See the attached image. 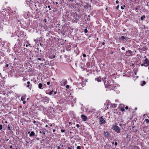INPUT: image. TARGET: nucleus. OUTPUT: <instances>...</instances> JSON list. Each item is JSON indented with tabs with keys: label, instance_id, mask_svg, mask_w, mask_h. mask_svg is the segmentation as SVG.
I'll return each mask as SVG.
<instances>
[{
	"label": "nucleus",
	"instance_id": "nucleus-41",
	"mask_svg": "<svg viewBox=\"0 0 149 149\" xmlns=\"http://www.w3.org/2000/svg\"><path fill=\"white\" fill-rule=\"evenodd\" d=\"M116 3H118V0H116Z\"/></svg>",
	"mask_w": 149,
	"mask_h": 149
},
{
	"label": "nucleus",
	"instance_id": "nucleus-44",
	"mask_svg": "<svg viewBox=\"0 0 149 149\" xmlns=\"http://www.w3.org/2000/svg\"><path fill=\"white\" fill-rule=\"evenodd\" d=\"M105 44V43L104 42H103L102 43V44L103 45H104Z\"/></svg>",
	"mask_w": 149,
	"mask_h": 149
},
{
	"label": "nucleus",
	"instance_id": "nucleus-25",
	"mask_svg": "<svg viewBox=\"0 0 149 149\" xmlns=\"http://www.w3.org/2000/svg\"><path fill=\"white\" fill-rule=\"evenodd\" d=\"M21 100L22 101H24L25 100L24 98H23V97H21Z\"/></svg>",
	"mask_w": 149,
	"mask_h": 149
},
{
	"label": "nucleus",
	"instance_id": "nucleus-47",
	"mask_svg": "<svg viewBox=\"0 0 149 149\" xmlns=\"http://www.w3.org/2000/svg\"><path fill=\"white\" fill-rule=\"evenodd\" d=\"M126 30V29H124L123 30V31H125H125Z\"/></svg>",
	"mask_w": 149,
	"mask_h": 149
},
{
	"label": "nucleus",
	"instance_id": "nucleus-27",
	"mask_svg": "<svg viewBox=\"0 0 149 149\" xmlns=\"http://www.w3.org/2000/svg\"><path fill=\"white\" fill-rule=\"evenodd\" d=\"M8 129L9 130H10L11 129L10 127L9 126V125H8Z\"/></svg>",
	"mask_w": 149,
	"mask_h": 149
},
{
	"label": "nucleus",
	"instance_id": "nucleus-26",
	"mask_svg": "<svg viewBox=\"0 0 149 149\" xmlns=\"http://www.w3.org/2000/svg\"><path fill=\"white\" fill-rule=\"evenodd\" d=\"M2 125H1L0 124V130H1L2 129Z\"/></svg>",
	"mask_w": 149,
	"mask_h": 149
},
{
	"label": "nucleus",
	"instance_id": "nucleus-1",
	"mask_svg": "<svg viewBox=\"0 0 149 149\" xmlns=\"http://www.w3.org/2000/svg\"><path fill=\"white\" fill-rule=\"evenodd\" d=\"M144 58H145V59L144 60V63L141 64V65L142 66H144L145 67H147L149 65V60L146 58V56H145Z\"/></svg>",
	"mask_w": 149,
	"mask_h": 149
},
{
	"label": "nucleus",
	"instance_id": "nucleus-11",
	"mask_svg": "<svg viewBox=\"0 0 149 149\" xmlns=\"http://www.w3.org/2000/svg\"><path fill=\"white\" fill-rule=\"evenodd\" d=\"M128 38L127 37H125L124 36H122L120 38V40H124V39H125L126 41L127 40L126 39Z\"/></svg>",
	"mask_w": 149,
	"mask_h": 149
},
{
	"label": "nucleus",
	"instance_id": "nucleus-37",
	"mask_svg": "<svg viewBox=\"0 0 149 149\" xmlns=\"http://www.w3.org/2000/svg\"><path fill=\"white\" fill-rule=\"evenodd\" d=\"M115 146H117V144H118V143H117V142H116L115 143Z\"/></svg>",
	"mask_w": 149,
	"mask_h": 149
},
{
	"label": "nucleus",
	"instance_id": "nucleus-52",
	"mask_svg": "<svg viewBox=\"0 0 149 149\" xmlns=\"http://www.w3.org/2000/svg\"><path fill=\"white\" fill-rule=\"evenodd\" d=\"M68 149H71V148L70 147H68Z\"/></svg>",
	"mask_w": 149,
	"mask_h": 149
},
{
	"label": "nucleus",
	"instance_id": "nucleus-59",
	"mask_svg": "<svg viewBox=\"0 0 149 149\" xmlns=\"http://www.w3.org/2000/svg\"><path fill=\"white\" fill-rule=\"evenodd\" d=\"M5 123H7V121H5Z\"/></svg>",
	"mask_w": 149,
	"mask_h": 149
},
{
	"label": "nucleus",
	"instance_id": "nucleus-13",
	"mask_svg": "<svg viewBox=\"0 0 149 149\" xmlns=\"http://www.w3.org/2000/svg\"><path fill=\"white\" fill-rule=\"evenodd\" d=\"M42 84L41 83H40L38 84V88L40 89H42L43 88H42Z\"/></svg>",
	"mask_w": 149,
	"mask_h": 149
},
{
	"label": "nucleus",
	"instance_id": "nucleus-35",
	"mask_svg": "<svg viewBox=\"0 0 149 149\" xmlns=\"http://www.w3.org/2000/svg\"><path fill=\"white\" fill-rule=\"evenodd\" d=\"M128 109V107H127V106H126V107H125V109Z\"/></svg>",
	"mask_w": 149,
	"mask_h": 149
},
{
	"label": "nucleus",
	"instance_id": "nucleus-39",
	"mask_svg": "<svg viewBox=\"0 0 149 149\" xmlns=\"http://www.w3.org/2000/svg\"><path fill=\"white\" fill-rule=\"evenodd\" d=\"M134 147L135 149H138V147L136 146H135Z\"/></svg>",
	"mask_w": 149,
	"mask_h": 149
},
{
	"label": "nucleus",
	"instance_id": "nucleus-50",
	"mask_svg": "<svg viewBox=\"0 0 149 149\" xmlns=\"http://www.w3.org/2000/svg\"><path fill=\"white\" fill-rule=\"evenodd\" d=\"M102 65L103 66H104L105 65V64L104 63H103L102 64Z\"/></svg>",
	"mask_w": 149,
	"mask_h": 149
},
{
	"label": "nucleus",
	"instance_id": "nucleus-12",
	"mask_svg": "<svg viewBox=\"0 0 149 149\" xmlns=\"http://www.w3.org/2000/svg\"><path fill=\"white\" fill-rule=\"evenodd\" d=\"M35 135V133L33 131L31 132L29 136H34Z\"/></svg>",
	"mask_w": 149,
	"mask_h": 149
},
{
	"label": "nucleus",
	"instance_id": "nucleus-9",
	"mask_svg": "<svg viewBox=\"0 0 149 149\" xmlns=\"http://www.w3.org/2000/svg\"><path fill=\"white\" fill-rule=\"evenodd\" d=\"M95 81H97L98 82H101V79L100 76L95 78Z\"/></svg>",
	"mask_w": 149,
	"mask_h": 149
},
{
	"label": "nucleus",
	"instance_id": "nucleus-58",
	"mask_svg": "<svg viewBox=\"0 0 149 149\" xmlns=\"http://www.w3.org/2000/svg\"><path fill=\"white\" fill-rule=\"evenodd\" d=\"M52 124H51V125H50V126H51V127H52Z\"/></svg>",
	"mask_w": 149,
	"mask_h": 149
},
{
	"label": "nucleus",
	"instance_id": "nucleus-21",
	"mask_svg": "<svg viewBox=\"0 0 149 149\" xmlns=\"http://www.w3.org/2000/svg\"><path fill=\"white\" fill-rule=\"evenodd\" d=\"M61 131L62 132H64L65 131V130L64 129H62L61 130Z\"/></svg>",
	"mask_w": 149,
	"mask_h": 149
},
{
	"label": "nucleus",
	"instance_id": "nucleus-3",
	"mask_svg": "<svg viewBox=\"0 0 149 149\" xmlns=\"http://www.w3.org/2000/svg\"><path fill=\"white\" fill-rule=\"evenodd\" d=\"M67 83V81L66 79H63L61 82V85L62 86H65Z\"/></svg>",
	"mask_w": 149,
	"mask_h": 149
},
{
	"label": "nucleus",
	"instance_id": "nucleus-49",
	"mask_svg": "<svg viewBox=\"0 0 149 149\" xmlns=\"http://www.w3.org/2000/svg\"><path fill=\"white\" fill-rule=\"evenodd\" d=\"M46 127H48V126L47 125H45V126Z\"/></svg>",
	"mask_w": 149,
	"mask_h": 149
},
{
	"label": "nucleus",
	"instance_id": "nucleus-36",
	"mask_svg": "<svg viewBox=\"0 0 149 149\" xmlns=\"http://www.w3.org/2000/svg\"><path fill=\"white\" fill-rule=\"evenodd\" d=\"M8 66H9L8 64H6V66L5 67L6 68H7V67H8Z\"/></svg>",
	"mask_w": 149,
	"mask_h": 149
},
{
	"label": "nucleus",
	"instance_id": "nucleus-34",
	"mask_svg": "<svg viewBox=\"0 0 149 149\" xmlns=\"http://www.w3.org/2000/svg\"><path fill=\"white\" fill-rule=\"evenodd\" d=\"M57 147L58 149H60V147L59 146H57Z\"/></svg>",
	"mask_w": 149,
	"mask_h": 149
},
{
	"label": "nucleus",
	"instance_id": "nucleus-28",
	"mask_svg": "<svg viewBox=\"0 0 149 149\" xmlns=\"http://www.w3.org/2000/svg\"><path fill=\"white\" fill-rule=\"evenodd\" d=\"M122 50H125V48L124 47H122L121 48Z\"/></svg>",
	"mask_w": 149,
	"mask_h": 149
},
{
	"label": "nucleus",
	"instance_id": "nucleus-19",
	"mask_svg": "<svg viewBox=\"0 0 149 149\" xmlns=\"http://www.w3.org/2000/svg\"><path fill=\"white\" fill-rule=\"evenodd\" d=\"M125 7V5H124L123 6H121V8L122 9H124V7Z\"/></svg>",
	"mask_w": 149,
	"mask_h": 149
},
{
	"label": "nucleus",
	"instance_id": "nucleus-42",
	"mask_svg": "<svg viewBox=\"0 0 149 149\" xmlns=\"http://www.w3.org/2000/svg\"><path fill=\"white\" fill-rule=\"evenodd\" d=\"M26 103V101H24L23 102V103L24 104H25Z\"/></svg>",
	"mask_w": 149,
	"mask_h": 149
},
{
	"label": "nucleus",
	"instance_id": "nucleus-64",
	"mask_svg": "<svg viewBox=\"0 0 149 149\" xmlns=\"http://www.w3.org/2000/svg\"><path fill=\"white\" fill-rule=\"evenodd\" d=\"M38 56V57H40V56Z\"/></svg>",
	"mask_w": 149,
	"mask_h": 149
},
{
	"label": "nucleus",
	"instance_id": "nucleus-45",
	"mask_svg": "<svg viewBox=\"0 0 149 149\" xmlns=\"http://www.w3.org/2000/svg\"><path fill=\"white\" fill-rule=\"evenodd\" d=\"M55 131H56V130H55V129H53V132H55Z\"/></svg>",
	"mask_w": 149,
	"mask_h": 149
},
{
	"label": "nucleus",
	"instance_id": "nucleus-17",
	"mask_svg": "<svg viewBox=\"0 0 149 149\" xmlns=\"http://www.w3.org/2000/svg\"><path fill=\"white\" fill-rule=\"evenodd\" d=\"M145 120L146 123H149V120H148V119H146Z\"/></svg>",
	"mask_w": 149,
	"mask_h": 149
},
{
	"label": "nucleus",
	"instance_id": "nucleus-62",
	"mask_svg": "<svg viewBox=\"0 0 149 149\" xmlns=\"http://www.w3.org/2000/svg\"><path fill=\"white\" fill-rule=\"evenodd\" d=\"M30 45H30V44H29V46H30Z\"/></svg>",
	"mask_w": 149,
	"mask_h": 149
},
{
	"label": "nucleus",
	"instance_id": "nucleus-24",
	"mask_svg": "<svg viewBox=\"0 0 149 149\" xmlns=\"http://www.w3.org/2000/svg\"><path fill=\"white\" fill-rule=\"evenodd\" d=\"M53 92V91H51L49 93V94L50 95H52V92Z\"/></svg>",
	"mask_w": 149,
	"mask_h": 149
},
{
	"label": "nucleus",
	"instance_id": "nucleus-20",
	"mask_svg": "<svg viewBox=\"0 0 149 149\" xmlns=\"http://www.w3.org/2000/svg\"><path fill=\"white\" fill-rule=\"evenodd\" d=\"M120 110L122 111H125V109L123 108H122L120 109Z\"/></svg>",
	"mask_w": 149,
	"mask_h": 149
},
{
	"label": "nucleus",
	"instance_id": "nucleus-57",
	"mask_svg": "<svg viewBox=\"0 0 149 149\" xmlns=\"http://www.w3.org/2000/svg\"><path fill=\"white\" fill-rule=\"evenodd\" d=\"M26 47H28V45H26Z\"/></svg>",
	"mask_w": 149,
	"mask_h": 149
},
{
	"label": "nucleus",
	"instance_id": "nucleus-6",
	"mask_svg": "<svg viewBox=\"0 0 149 149\" xmlns=\"http://www.w3.org/2000/svg\"><path fill=\"white\" fill-rule=\"evenodd\" d=\"M27 85L26 86V87L29 88V89L30 90H31L32 88V85L31 84H30V81H28L27 82Z\"/></svg>",
	"mask_w": 149,
	"mask_h": 149
},
{
	"label": "nucleus",
	"instance_id": "nucleus-7",
	"mask_svg": "<svg viewBox=\"0 0 149 149\" xmlns=\"http://www.w3.org/2000/svg\"><path fill=\"white\" fill-rule=\"evenodd\" d=\"M125 55L126 56H130L131 55V52L130 50L126 51Z\"/></svg>",
	"mask_w": 149,
	"mask_h": 149
},
{
	"label": "nucleus",
	"instance_id": "nucleus-31",
	"mask_svg": "<svg viewBox=\"0 0 149 149\" xmlns=\"http://www.w3.org/2000/svg\"><path fill=\"white\" fill-rule=\"evenodd\" d=\"M47 84L48 85H49L50 84V82L49 81H48L47 82Z\"/></svg>",
	"mask_w": 149,
	"mask_h": 149
},
{
	"label": "nucleus",
	"instance_id": "nucleus-32",
	"mask_svg": "<svg viewBox=\"0 0 149 149\" xmlns=\"http://www.w3.org/2000/svg\"><path fill=\"white\" fill-rule=\"evenodd\" d=\"M83 56L84 57H86V55L85 54H83Z\"/></svg>",
	"mask_w": 149,
	"mask_h": 149
},
{
	"label": "nucleus",
	"instance_id": "nucleus-63",
	"mask_svg": "<svg viewBox=\"0 0 149 149\" xmlns=\"http://www.w3.org/2000/svg\"><path fill=\"white\" fill-rule=\"evenodd\" d=\"M28 143V142L27 141H26V143Z\"/></svg>",
	"mask_w": 149,
	"mask_h": 149
},
{
	"label": "nucleus",
	"instance_id": "nucleus-14",
	"mask_svg": "<svg viewBox=\"0 0 149 149\" xmlns=\"http://www.w3.org/2000/svg\"><path fill=\"white\" fill-rule=\"evenodd\" d=\"M146 84V82L145 81H143L142 82V83L141 84L142 86H143Z\"/></svg>",
	"mask_w": 149,
	"mask_h": 149
},
{
	"label": "nucleus",
	"instance_id": "nucleus-43",
	"mask_svg": "<svg viewBox=\"0 0 149 149\" xmlns=\"http://www.w3.org/2000/svg\"><path fill=\"white\" fill-rule=\"evenodd\" d=\"M36 123V121L34 120V121H33V123L34 124H35V123Z\"/></svg>",
	"mask_w": 149,
	"mask_h": 149
},
{
	"label": "nucleus",
	"instance_id": "nucleus-46",
	"mask_svg": "<svg viewBox=\"0 0 149 149\" xmlns=\"http://www.w3.org/2000/svg\"><path fill=\"white\" fill-rule=\"evenodd\" d=\"M54 94H56V91L54 92Z\"/></svg>",
	"mask_w": 149,
	"mask_h": 149
},
{
	"label": "nucleus",
	"instance_id": "nucleus-5",
	"mask_svg": "<svg viewBox=\"0 0 149 149\" xmlns=\"http://www.w3.org/2000/svg\"><path fill=\"white\" fill-rule=\"evenodd\" d=\"M99 120L100 122V124H104L105 123V121L103 118V116L100 117Z\"/></svg>",
	"mask_w": 149,
	"mask_h": 149
},
{
	"label": "nucleus",
	"instance_id": "nucleus-2",
	"mask_svg": "<svg viewBox=\"0 0 149 149\" xmlns=\"http://www.w3.org/2000/svg\"><path fill=\"white\" fill-rule=\"evenodd\" d=\"M113 129L117 133H120V128L117 125L113 126Z\"/></svg>",
	"mask_w": 149,
	"mask_h": 149
},
{
	"label": "nucleus",
	"instance_id": "nucleus-4",
	"mask_svg": "<svg viewBox=\"0 0 149 149\" xmlns=\"http://www.w3.org/2000/svg\"><path fill=\"white\" fill-rule=\"evenodd\" d=\"M42 101L45 104H47L49 102V99L47 97H45L43 99Z\"/></svg>",
	"mask_w": 149,
	"mask_h": 149
},
{
	"label": "nucleus",
	"instance_id": "nucleus-55",
	"mask_svg": "<svg viewBox=\"0 0 149 149\" xmlns=\"http://www.w3.org/2000/svg\"><path fill=\"white\" fill-rule=\"evenodd\" d=\"M56 4H58V3L57 2H56Z\"/></svg>",
	"mask_w": 149,
	"mask_h": 149
},
{
	"label": "nucleus",
	"instance_id": "nucleus-30",
	"mask_svg": "<svg viewBox=\"0 0 149 149\" xmlns=\"http://www.w3.org/2000/svg\"><path fill=\"white\" fill-rule=\"evenodd\" d=\"M76 126L78 128L79 127V125L77 124L76 125Z\"/></svg>",
	"mask_w": 149,
	"mask_h": 149
},
{
	"label": "nucleus",
	"instance_id": "nucleus-23",
	"mask_svg": "<svg viewBox=\"0 0 149 149\" xmlns=\"http://www.w3.org/2000/svg\"><path fill=\"white\" fill-rule=\"evenodd\" d=\"M66 88L67 89H68L69 88V85H67L66 86Z\"/></svg>",
	"mask_w": 149,
	"mask_h": 149
},
{
	"label": "nucleus",
	"instance_id": "nucleus-18",
	"mask_svg": "<svg viewBox=\"0 0 149 149\" xmlns=\"http://www.w3.org/2000/svg\"><path fill=\"white\" fill-rule=\"evenodd\" d=\"M51 56V58L52 59L55 57V55H53V56Z\"/></svg>",
	"mask_w": 149,
	"mask_h": 149
},
{
	"label": "nucleus",
	"instance_id": "nucleus-60",
	"mask_svg": "<svg viewBox=\"0 0 149 149\" xmlns=\"http://www.w3.org/2000/svg\"><path fill=\"white\" fill-rule=\"evenodd\" d=\"M112 144H114V142H113L112 143Z\"/></svg>",
	"mask_w": 149,
	"mask_h": 149
},
{
	"label": "nucleus",
	"instance_id": "nucleus-29",
	"mask_svg": "<svg viewBox=\"0 0 149 149\" xmlns=\"http://www.w3.org/2000/svg\"><path fill=\"white\" fill-rule=\"evenodd\" d=\"M37 59L40 61H41L42 59V58H38Z\"/></svg>",
	"mask_w": 149,
	"mask_h": 149
},
{
	"label": "nucleus",
	"instance_id": "nucleus-53",
	"mask_svg": "<svg viewBox=\"0 0 149 149\" xmlns=\"http://www.w3.org/2000/svg\"><path fill=\"white\" fill-rule=\"evenodd\" d=\"M121 125H122V124H119V125L120 126H121Z\"/></svg>",
	"mask_w": 149,
	"mask_h": 149
},
{
	"label": "nucleus",
	"instance_id": "nucleus-56",
	"mask_svg": "<svg viewBox=\"0 0 149 149\" xmlns=\"http://www.w3.org/2000/svg\"><path fill=\"white\" fill-rule=\"evenodd\" d=\"M40 45H41V46H42L41 45H42V43H40Z\"/></svg>",
	"mask_w": 149,
	"mask_h": 149
},
{
	"label": "nucleus",
	"instance_id": "nucleus-15",
	"mask_svg": "<svg viewBox=\"0 0 149 149\" xmlns=\"http://www.w3.org/2000/svg\"><path fill=\"white\" fill-rule=\"evenodd\" d=\"M145 18V15H143L141 17V20H143Z\"/></svg>",
	"mask_w": 149,
	"mask_h": 149
},
{
	"label": "nucleus",
	"instance_id": "nucleus-10",
	"mask_svg": "<svg viewBox=\"0 0 149 149\" xmlns=\"http://www.w3.org/2000/svg\"><path fill=\"white\" fill-rule=\"evenodd\" d=\"M104 136L106 137H108L109 135V133L107 132H104Z\"/></svg>",
	"mask_w": 149,
	"mask_h": 149
},
{
	"label": "nucleus",
	"instance_id": "nucleus-38",
	"mask_svg": "<svg viewBox=\"0 0 149 149\" xmlns=\"http://www.w3.org/2000/svg\"><path fill=\"white\" fill-rule=\"evenodd\" d=\"M118 8H119V5H118V6L116 7V9H118Z\"/></svg>",
	"mask_w": 149,
	"mask_h": 149
},
{
	"label": "nucleus",
	"instance_id": "nucleus-33",
	"mask_svg": "<svg viewBox=\"0 0 149 149\" xmlns=\"http://www.w3.org/2000/svg\"><path fill=\"white\" fill-rule=\"evenodd\" d=\"M123 35H126V36H127V34L126 33H124L123 34Z\"/></svg>",
	"mask_w": 149,
	"mask_h": 149
},
{
	"label": "nucleus",
	"instance_id": "nucleus-61",
	"mask_svg": "<svg viewBox=\"0 0 149 149\" xmlns=\"http://www.w3.org/2000/svg\"><path fill=\"white\" fill-rule=\"evenodd\" d=\"M30 133V132H28V133H29V134Z\"/></svg>",
	"mask_w": 149,
	"mask_h": 149
},
{
	"label": "nucleus",
	"instance_id": "nucleus-48",
	"mask_svg": "<svg viewBox=\"0 0 149 149\" xmlns=\"http://www.w3.org/2000/svg\"><path fill=\"white\" fill-rule=\"evenodd\" d=\"M12 146H10V149H12Z\"/></svg>",
	"mask_w": 149,
	"mask_h": 149
},
{
	"label": "nucleus",
	"instance_id": "nucleus-40",
	"mask_svg": "<svg viewBox=\"0 0 149 149\" xmlns=\"http://www.w3.org/2000/svg\"><path fill=\"white\" fill-rule=\"evenodd\" d=\"M48 8H49V10H51V9L50 8V6H48Z\"/></svg>",
	"mask_w": 149,
	"mask_h": 149
},
{
	"label": "nucleus",
	"instance_id": "nucleus-54",
	"mask_svg": "<svg viewBox=\"0 0 149 149\" xmlns=\"http://www.w3.org/2000/svg\"><path fill=\"white\" fill-rule=\"evenodd\" d=\"M42 132H41V131H40V133H42Z\"/></svg>",
	"mask_w": 149,
	"mask_h": 149
},
{
	"label": "nucleus",
	"instance_id": "nucleus-8",
	"mask_svg": "<svg viewBox=\"0 0 149 149\" xmlns=\"http://www.w3.org/2000/svg\"><path fill=\"white\" fill-rule=\"evenodd\" d=\"M81 118L84 121H86L87 120V117L84 115H82L81 116Z\"/></svg>",
	"mask_w": 149,
	"mask_h": 149
},
{
	"label": "nucleus",
	"instance_id": "nucleus-22",
	"mask_svg": "<svg viewBox=\"0 0 149 149\" xmlns=\"http://www.w3.org/2000/svg\"><path fill=\"white\" fill-rule=\"evenodd\" d=\"M77 149H81V148L80 146H77Z\"/></svg>",
	"mask_w": 149,
	"mask_h": 149
},
{
	"label": "nucleus",
	"instance_id": "nucleus-16",
	"mask_svg": "<svg viewBox=\"0 0 149 149\" xmlns=\"http://www.w3.org/2000/svg\"><path fill=\"white\" fill-rule=\"evenodd\" d=\"M87 28H86L84 29V32L85 33H86L88 32V31L86 29Z\"/></svg>",
	"mask_w": 149,
	"mask_h": 149
},
{
	"label": "nucleus",
	"instance_id": "nucleus-51",
	"mask_svg": "<svg viewBox=\"0 0 149 149\" xmlns=\"http://www.w3.org/2000/svg\"><path fill=\"white\" fill-rule=\"evenodd\" d=\"M43 134L44 135H45V132H43Z\"/></svg>",
	"mask_w": 149,
	"mask_h": 149
}]
</instances>
